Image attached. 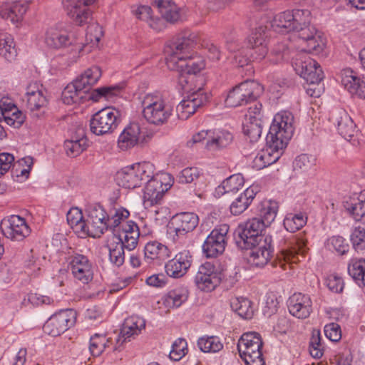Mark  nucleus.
Masks as SVG:
<instances>
[{"label": "nucleus", "mask_w": 365, "mask_h": 365, "mask_svg": "<svg viewBox=\"0 0 365 365\" xmlns=\"http://www.w3.org/2000/svg\"><path fill=\"white\" fill-rule=\"evenodd\" d=\"M85 235L93 238L100 237L106 231L113 232L130 215L129 212L123 208L113 209L108 213L100 204L89 205L86 210Z\"/></svg>", "instance_id": "nucleus-1"}, {"label": "nucleus", "mask_w": 365, "mask_h": 365, "mask_svg": "<svg viewBox=\"0 0 365 365\" xmlns=\"http://www.w3.org/2000/svg\"><path fill=\"white\" fill-rule=\"evenodd\" d=\"M198 42L197 34L189 31L182 32L170 41L165 48L168 68L170 70L177 69L180 61L191 56Z\"/></svg>", "instance_id": "nucleus-2"}, {"label": "nucleus", "mask_w": 365, "mask_h": 365, "mask_svg": "<svg viewBox=\"0 0 365 365\" xmlns=\"http://www.w3.org/2000/svg\"><path fill=\"white\" fill-rule=\"evenodd\" d=\"M294 117L290 112L283 111L274 115L267 135L268 141L274 148H285L294 133Z\"/></svg>", "instance_id": "nucleus-3"}, {"label": "nucleus", "mask_w": 365, "mask_h": 365, "mask_svg": "<svg viewBox=\"0 0 365 365\" xmlns=\"http://www.w3.org/2000/svg\"><path fill=\"white\" fill-rule=\"evenodd\" d=\"M143 115L150 124L160 125L165 123L172 114L170 106L158 94H147L142 101Z\"/></svg>", "instance_id": "nucleus-4"}, {"label": "nucleus", "mask_w": 365, "mask_h": 365, "mask_svg": "<svg viewBox=\"0 0 365 365\" xmlns=\"http://www.w3.org/2000/svg\"><path fill=\"white\" fill-rule=\"evenodd\" d=\"M263 343L259 334L248 332L238 341L237 349L247 365H265L262 353Z\"/></svg>", "instance_id": "nucleus-5"}, {"label": "nucleus", "mask_w": 365, "mask_h": 365, "mask_svg": "<svg viewBox=\"0 0 365 365\" xmlns=\"http://www.w3.org/2000/svg\"><path fill=\"white\" fill-rule=\"evenodd\" d=\"M307 242V240L302 233L292 236L288 241L284 240V245L277 255L274 266L279 264L282 269L286 270L287 263L299 262V257H304L309 250Z\"/></svg>", "instance_id": "nucleus-6"}, {"label": "nucleus", "mask_w": 365, "mask_h": 365, "mask_svg": "<svg viewBox=\"0 0 365 365\" xmlns=\"http://www.w3.org/2000/svg\"><path fill=\"white\" fill-rule=\"evenodd\" d=\"M263 92V87L255 81H245L235 86L227 94L225 103L237 107L255 101Z\"/></svg>", "instance_id": "nucleus-7"}, {"label": "nucleus", "mask_w": 365, "mask_h": 365, "mask_svg": "<svg viewBox=\"0 0 365 365\" xmlns=\"http://www.w3.org/2000/svg\"><path fill=\"white\" fill-rule=\"evenodd\" d=\"M153 165L147 162L125 168L118 173V183L128 189L140 187L149 178L153 177Z\"/></svg>", "instance_id": "nucleus-8"}, {"label": "nucleus", "mask_w": 365, "mask_h": 365, "mask_svg": "<svg viewBox=\"0 0 365 365\" xmlns=\"http://www.w3.org/2000/svg\"><path fill=\"white\" fill-rule=\"evenodd\" d=\"M173 181V179L168 174L154 176L153 169V177L144 182H146L143 193L145 207L148 208L160 204L165 192L172 186Z\"/></svg>", "instance_id": "nucleus-9"}, {"label": "nucleus", "mask_w": 365, "mask_h": 365, "mask_svg": "<svg viewBox=\"0 0 365 365\" xmlns=\"http://www.w3.org/2000/svg\"><path fill=\"white\" fill-rule=\"evenodd\" d=\"M120 113L115 108H106L96 112L90 120V130L96 135L111 133L120 121Z\"/></svg>", "instance_id": "nucleus-10"}, {"label": "nucleus", "mask_w": 365, "mask_h": 365, "mask_svg": "<svg viewBox=\"0 0 365 365\" xmlns=\"http://www.w3.org/2000/svg\"><path fill=\"white\" fill-rule=\"evenodd\" d=\"M293 32V38L297 43V49L299 51L319 53L324 49V40L313 26L309 24L300 27Z\"/></svg>", "instance_id": "nucleus-11"}, {"label": "nucleus", "mask_w": 365, "mask_h": 365, "mask_svg": "<svg viewBox=\"0 0 365 365\" xmlns=\"http://www.w3.org/2000/svg\"><path fill=\"white\" fill-rule=\"evenodd\" d=\"M264 228L263 223L254 218L248 220L243 226H240L235 237L237 247L246 250L264 240L266 236L261 235Z\"/></svg>", "instance_id": "nucleus-12"}, {"label": "nucleus", "mask_w": 365, "mask_h": 365, "mask_svg": "<svg viewBox=\"0 0 365 365\" xmlns=\"http://www.w3.org/2000/svg\"><path fill=\"white\" fill-rule=\"evenodd\" d=\"M292 66L296 73L312 86L319 83L324 78L320 65L309 56L297 54L294 58Z\"/></svg>", "instance_id": "nucleus-13"}, {"label": "nucleus", "mask_w": 365, "mask_h": 365, "mask_svg": "<svg viewBox=\"0 0 365 365\" xmlns=\"http://www.w3.org/2000/svg\"><path fill=\"white\" fill-rule=\"evenodd\" d=\"M229 226L226 224L215 228L202 245V252L207 258H216L221 255L227 245Z\"/></svg>", "instance_id": "nucleus-14"}, {"label": "nucleus", "mask_w": 365, "mask_h": 365, "mask_svg": "<svg viewBox=\"0 0 365 365\" xmlns=\"http://www.w3.org/2000/svg\"><path fill=\"white\" fill-rule=\"evenodd\" d=\"M76 313L73 309H64L52 315L43 326L45 333L57 336L67 331L76 323Z\"/></svg>", "instance_id": "nucleus-15"}, {"label": "nucleus", "mask_w": 365, "mask_h": 365, "mask_svg": "<svg viewBox=\"0 0 365 365\" xmlns=\"http://www.w3.org/2000/svg\"><path fill=\"white\" fill-rule=\"evenodd\" d=\"M95 0H62V4L67 15L78 26L90 24L93 20L92 11L88 7Z\"/></svg>", "instance_id": "nucleus-16"}, {"label": "nucleus", "mask_w": 365, "mask_h": 365, "mask_svg": "<svg viewBox=\"0 0 365 365\" xmlns=\"http://www.w3.org/2000/svg\"><path fill=\"white\" fill-rule=\"evenodd\" d=\"M0 228L2 234L13 241H21L31 233L25 219L19 215H11L2 220Z\"/></svg>", "instance_id": "nucleus-17"}, {"label": "nucleus", "mask_w": 365, "mask_h": 365, "mask_svg": "<svg viewBox=\"0 0 365 365\" xmlns=\"http://www.w3.org/2000/svg\"><path fill=\"white\" fill-rule=\"evenodd\" d=\"M46 43L48 46L54 48L70 46L69 52L73 59L80 56V53L85 47V45L81 41H78L73 36L61 34L58 31L47 33Z\"/></svg>", "instance_id": "nucleus-18"}, {"label": "nucleus", "mask_w": 365, "mask_h": 365, "mask_svg": "<svg viewBox=\"0 0 365 365\" xmlns=\"http://www.w3.org/2000/svg\"><path fill=\"white\" fill-rule=\"evenodd\" d=\"M69 268L75 279L83 284H88L93 277L92 263L83 255L75 253L69 257Z\"/></svg>", "instance_id": "nucleus-19"}, {"label": "nucleus", "mask_w": 365, "mask_h": 365, "mask_svg": "<svg viewBox=\"0 0 365 365\" xmlns=\"http://www.w3.org/2000/svg\"><path fill=\"white\" fill-rule=\"evenodd\" d=\"M220 274L210 262L200 265L195 277L196 286L202 291L210 292L220 283Z\"/></svg>", "instance_id": "nucleus-20"}, {"label": "nucleus", "mask_w": 365, "mask_h": 365, "mask_svg": "<svg viewBox=\"0 0 365 365\" xmlns=\"http://www.w3.org/2000/svg\"><path fill=\"white\" fill-rule=\"evenodd\" d=\"M208 101V96L200 87L197 91L193 92L186 99L182 100L177 106L176 111L178 118L187 120L194 114L197 109L205 104Z\"/></svg>", "instance_id": "nucleus-21"}, {"label": "nucleus", "mask_w": 365, "mask_h": 365, "mask_svg": "<svg viewBox=\"0 0 365 365\" xmlns=\"http://www.w3.org/2000/svg\"><path fill=\"white\" fill-rule=\"evenodd\" d=\"M46 91L42 84L35 81L30 83L26 87V92L23 98L26 107L31 112L40 111L48 104L46 96Z\"/></svg>", "instance_id": "nucleus-22"}, {"label": "nucleus", "mask_w": 365, "mask_h": 365, "mask_svg": "<svg viewBox=\"0 0 365 365\" xmlns=\"http://www.w3.org/2000/svg\"><path fill=\"white\" fill-rule=\"evenodd\" d=\"M246 250H250L247 255L250 264L255 267H264L269 262L273 255L272 237L266 236L264 240Z\"/></svg>", "instance_id": "nucleus-23"}, {"label": "nucleus", "mask_w": 365, "mask_h": 365, "mask_svg": "<svg viewBox=\"0 0 365 365\" xmlns=\"http://www.w3.org/2000/svg\"><path fill=\"white\" fill-rule=\"evenodd\" d=\"M266 26H259L252 32L249 38V44L251 46V58L253 61L263 59L268 53V34Z\"/></svg>", "instance_id": "nucleus-24"}, {"label": "nucleus", "mask_w": 365, "mask_h": 365, "mask_svg": "<svg viewBox=\"0 0 365 365\" xmlns=\"http://www.w3.org/2000/svg\"><path fill=\"white\" fill-rule=\"evenodd\" d=\"M289 313L294 317L304 319L312 312V301L309 295L301 292L293 294L287 301Z\"/></svg>", "instance_id": "nucleus-25"}, {"label": "nucleus", "mask_w": 365, "mask_h": 365, "mask_svg": "<svg viewBox=\"0 0 365 365\" xmlns=\"http://www.w3.org/2000/svg\"><path fill=\"white\" fill-rule=\"evenodd\" d=\"M192 262V256L189 250H183L175 255L165 266L167 274L173 278H180L188 271Z\"/></svg>", "instance_id": "nucleus-26"}, {"label": "nucleus", "mask_w": 365, "mask_h": 365, "mask_svg": "<svg viewBox=\"0 0 365 365\" xmlns=\"http://www.w3.org/2000/svg\"><path fill=\"white\" fill-rule=\"evenodd\" d=\"M170 223L177 235H184L196 228L199 218L193 212H181L173 216Z\"/></svg>", "instance_id": "nucleus-27"}, {"label": "nucleus", "mask_w": 365, "mask_h": 365, "mask_svg": "<svg viewBox=\"0 0 365 365\" xmlns=\"http://www.w3.org/2000/svg\"><path fill=\"white\" fill-rule=\"evenodd\" d=\"M335 121L336 122L338 132L341 137L353 145H356L358 143L359 134L356 125L351 117L344 110H342L339 112Z\"/></svg>", "instance_id": "nucleus-28"}, {"label": "nucleus", "mask_w": 365, "mask_h": 365, "mask_svg": "<svg viewBox=\"0 0 365 365\" xmlns=\"http://www.w3.org/2000/svg\"><path fill=\"white\" fill-rule=\"evenodd\" d=\"M341 84L352 96L365 99V81L352 70L345 69L341 72Z\"/></svg>", "instance_id": "nucleus-29"}, {"label": "nucleus", "mask_w": 365, "mask_h": 365, "mask_svg": "<svg viewBox=\"0 0 365 365\" xmlns=\"http://www.w3.org/2000/svg\"><path fill=\"white\" fill-rule=\"evenodd\" d=\"M141 138L140 126L137 123L128 125L118 137V145L122 150H127L138 144Z\"/></svg>", "instance_id": "nucleus-30"}, {"label": "nucleus", "mask_w": 365, "mask_h": 365, "mask_svg": "<svg viewBox=\"0 0 365 365\" xmlns=\"http://www.w3.org/2000/svg\"><path fill=\"white\" fill-rule=\"evenodd\" d=\"M170 257V251L167 246L156 242H148L144 248V259L148 263L160 264Z\"/></svg>", "instance_id": "nucleus-31"}, {"label": "nucleus", "mask_w": 365, "mask_h": 365, "mask_svg": "<svg viewBox=\"0 0 365 365\" xmlns=\"http://www.w3.org/2000/svg\"><path fill=\"white\" fill-rule=\"evenodd\" d=\"M27 9L28 5L24 2H6L0 6V16L15 24L22 20Z\"/></svg>", "instance_id": "nucleus-32"}, {"label": "nucleus", "mask_w": 365, "mask_h": 365, "mask_svg": "<svg viewBox=\"0 0 365 365\" xmlns=\"http://www.w3.org/2000/svg\"><path fill=\"white\" fill-rule=\"evenodd\" d=\"M267 148L259 152L253 160V168L262 170L277 162L280 158L284 148H274L271 143L267 141Z\"/></svg>", "instance_id": "nucleus-33"}, {"label": "nucleus", "mask_w": 365, "mask_h": 365, "mask_svg": "<svg viewBox=\"0 0 365 365\" xmlns=\"http://www.w3.org/2000/svg\"><path fill=\"white\" fill-rule=\"evenodd\" d=\"M257 187L252 185L240 194L232 202L230 212L234 215H239L245 211L257 193Z\"/></svg>", "instance_id": "nucleus-34"}, {"label": "nucleus", "mask_w": 365, "mask_h": 365, "mask_svg": "<svg viewBox=\"0 0 365 365\" xmlns=\"http://www.w3.org/2000/svg\"><path fill=\"white\" fill-rule=\"evenodd\" d=\"M232 140L233 135L229 131H211L210 137L207 143H205V148L211 152L219 151L227 148L232 143Z\"/></svg>", "instance_id": "nucleus-35"}, {"label": "nucleus", "mask_w": 365, "mask_h": 365, "mask_svg": "<svg viewBox=\"0 0 365 365\" xmlns=\"http://www.w3.org/2000/svg\"><path fill=\"white\" fill-rule=\"evenodd\" d=\"M245 180L242 174H235L226 178L216 187L215 195L220 197L225 194H234L244 186Z\"/></svg>", "instance_id": "nucleus-36"}, {"label": "nucleus", "mask_w": 365, "mask_h": 365, "mask_svg": "<svg viewBox=\"0 0 365 365\" xmlns=\"http://www.w3.org/2000/svg\"><path fill=\"white\" fill-rule=\"evenodd\" d=\"M205 67V61L203 57L193 52L191 56L186 60L180 61L178 68L175 71L185 72L189 76L196 75Z\"/></svg>", "instance_id": "nucleus-37"}, {"label": "nucleus", "mask_w": 365, "mask_h": 365, "mask_svg": "<svg viewBox=\"0 0 365 365\" xmlns=\"http://www.w3.org/2000/svg\"><path fill=\"white\" fill-rule=\"evenodd\" d=\"M86 91L76 80L67 85L62 92V101L65 104L80 103L86 98Z\"/></svg>", "instance_id": "nucleus-38"}, {"label": "nucleus", "mask_w": 365, "mask_h": 365, "mask_svg": "<svg viewBox=\"0 0 365 365\" xmlns=\"http://www.w3.org/2000/svg\"><path fill=\"white\" fill-rule=\"evenodd\" d=\"M145 327V322L141 317H130L126 319L120 330L121 337L123 338V342L130 341L131 337L138 335Z\"/></svg>", "instance_id": "nucleus-39"}, {"label": "nucleus", "mask_w": 365, "mask_h": 365, "mask_svg": "<svg viewBox=\"0 0 365 365\" xmlns=\"http://www.w3.org/2000/svg\"><path fill=\"white\" fill-rule=\"evenodd\" d=\"M154 5L167 21L175 23L180 19V9L171 0H155Z\"/></svg>", "instance_id": "nucleus-40"}, {"label": "nucleus", "mask_w": 365, "mask_h": 365, "mask_svg": "<svg viewBox=\"0 0 365 365\" xmlns=\"http://www.w3.org/2000/svg\"><path fill=\"white\" fill-rule=\"evenodd\" d=\"M278 210L276 202L264 200L258 205L259 217H254L263 223V227L269 226L275 219Z\"/></svg>", "instance_id": "nucleus-41"}, {"label": "nucleus", "mask_w": 365, "mask_h": 365, "mask_svg": "<svg viewBox=\"0 0 365 365\" xmlns=\"http://www.w3.org/2000/svg\"><path fill=\"white\" fill-rule=\"evenodd\" d=\"M118 227H122L123 237H121V240L127 245V250L128 251L134 250L138 245V240L140 235L137 224L133 221H129L125 224H120Z\"/></svg>", "instance_id": "nucleus-42"}, {"label": "nucleus", "mask_w": 365, "mask_h": 365, "mask_svg": "<svg viewBox=\"0 0 365 365\" xmlns=\"http://www.w3.org/2000/svg\"><path fill=\"white\" fill-rule=\"evenodd\" d=\"M292 21V11H286L274 16L271 26L276 32L288 33L294 30Z\"/></svg>", "instance_id": "nucleus-43"}, {"label": "nucleus", "mask_w": 365, "mask_h": 365, "mask_svg": "<svg viewBox=\"0 0 365 365\" xmlns=\"http://www.w3.org/2000/svg\"><path fill=\"white\" fill-rule=\"evenodd\" d=\"M123 87L119 85L103 86L93 90L89 96V98L93 101H99L103 98L106 101H113L120 95Z\"/></svg>", "instance_id": "nucleus-44"}, {"label": "nucleus", "mask_w": 365, "mask_h": 365, "mask_svg": "<svg viewBox=\"0 0 365 365\" xmlns=\"http://www.w3.org/2000/svg\"><path fill=\"white\" fill-rule=\"evenodd\" d=\"M232 309L244 319H251L253 316L252 302L245 297H234L230 301Z\"/></svg>", "instance_id": "nucleus-45"}, {"label": "nucleus", "mask_w": 365, "mask_h": 365, "mask_svg": "<svg viewBox=\"0 0 365 365\" xmlns=\"http://www.w3.org/2000/svg\"><path fill=\"white\" fill-rule=\"evenodd\" d=\"M242 130L251 143L257 141L262 131V120L259 118H256V120L245 118L242 124Z\"/></svg>", "instance_id": "nucleus-46"}, {"label": "nucleus", "mask_w": 365, "mask_h": 365, "mask_svg": "<svg viewBox=\"0 0 365 365\" xmlns=\"http://www.w3.org/2000/svg\"><path fill=\"white\" fill-rule=\"evenodd\" d=\"M118 241L108 245L109 257L110 262L117 267L121 266L125 261V249L127 245L121 240V236L117 238Z\"/></svg>", "instance_id": "nucleus-47"}, {"label": "nucleus", "mask_w": 365, "mask_h": 365, "mask_svg": "<svg viewBox=\"0 0 365 365\" xmlns=\"http://www.w3.org/2000/svg\"><path fill=\"white\" fill-rule=\"evenodd\" d=\"M101 74V70L98 66H93L86 70L76 81L88 92L90 88L98 82Z\"/></svg>", "instance_id": "nucleus-48"}, {"label": "nucleus", "mask_w": 365, "mask_h": 365, "mask_svg": "<svg viewBox=\"0 0 365 365\" xmlns=\"http://www.w3.org/2000/svg\"><path fill=\"white\" fill-rule=\"evenodd\" d=\"M67 222L75 232L80 235H85L86 220L81 210L78 207H72L66 215Z\"/></svg>", "instance_id": "nucleus-49"}, {"label": "nucleus", "mask_w": 365, "mask_h": 365, "mask_svg": "<svg viewBox=\"0 0 365 365\" xmlns=\"http://www.w3.org/2000/svg\"><path fill=\"white\" fill-rule=\"evenodd\" d=\"M348 272L359 285L365 287V259H351L348 266Z\"/></svg>", "instance_id": "nucleus-50"}, {"label": "nucleus", "mask_w": 365, "mask_h": 365, "mask_svg": "<svg viewBox=\"0 0 365 365\" xmlns=\"http://www.w3.org/2000/svg\"><path fill=\"white\" fill-rule=\"evenodd\" d=\"M344 207L356 221L365 222V200L354 199L344 202Z\"/></svg>", "instance_id": "nucleus-51"}, {"label": "nucleus", "mask_w": 365, "mask_h": 365, "mask_svg": "<svg viewBox=\"0 0 365 365\" xmlns=\"http://www.w3.org/2000/svg\"><path fill=\"white\" fill-rule=\"evenodd\" d=\"M307 217L304 214L299 212L297 214L288 213L283 221L284 228L290 232H294L307 223Z\"/></svg>", "instance_id": "nucleus-52"}, {"label": "nucleus", "mask_w": 365, "mask_h": 365, "mask_svg": "<svg viewBox=\"0 0 365 365\" xmlns=\"http://www.w3.org/2000/svg\"><path fill=\"white\" fill-rule=\"evenodd\" d=\"M197 346L205 353L217 352L223 348V344L217 336H202L197 340Z\"/></svg>", "instance_id": "nucleus-53"}, {"label": "nucleus", "mask_w": 365, "mask_h": 365, "mask_svg": "<svg viewBox=\"0 0 365 365\" xmlns=\"http://www.w3.org/2000/svg\"><path fill=\"white\" fill-rule=\"evenodd\" d=\"M324 351V346L322 342V336L319 330L314 329L309 340V351L314 359H320Z\"/></svg>", "instance_id": "nucleus-54"}, {"label": "nucleus", "mask_w": 365, "mask_h": 365, "mask_svg": "<svg viewBox=\"0 0 365 365\" xmlns=\"http://www.w3.org/2000/svg\"><path fill=\"white\" fill-rule=\"evenodd\" d=\"M87 139L80 138L76 140H66L64 143V148L68 156L76 157L87 148Z\"/></svg>", "instance_id": "nucleus-55"}, {"label": "nucleus", "mask_w": 365, "mask_h": 365, "mask_svg": "<svg viewBox=\"0 0 365 365\" xmlns=\"http://www.w3.org/2000/svg\"><path fill=\"white\" fill-rule=\"evenodd\" d=\"M187 299V292L182 289H176L168 292L165 302L170 307H179Z\"/></svg>", "instance_id": "nucleus-56"}, {"label": "nucleus", "mask_w": 365, "mask_h": 365, "mask_svg": "<svg viewBox=\"0 0 365 365\" xmlns=\"http://www.w3.org/2000/svg\"><path fill=\"white\" fill-rule=\"evenodd\" d=\"M16 55V51L13 46V40L6 34H0V56L7 60H11Z\"/></svg>", "instance_id": "nucleus-57"}, {"label": "nucleus", "mask_w": 365, "mask_h": 365, "mask_svg": "<svg viewBox=\"0 0 365 365\" xmlns=\"http://www.w3.org/2000/svg\"><path fill=\"white\" fill-rule=\"evenodd\" d=\"M135 16L143 21H147L149 26L155 30L159 29L158 26L160 19L154 20L152 17V9L148 6H140L133 11Z\"/></svg>", "instance_id": "nucleus-58"}, {"label": "nucleus", "mask_w": 365, "mask_h": 365, "mask_svg": "<svg viewBox=\"0 0 365 365\" xmlns=\"http://www.w3.org/2000/svg\"><path fill=\"white\" fill-rule=\"evenodd\" d=\"M187 344L186 340L179 338L173 344L169 356L170 359L178 361L187 354Z\"/></svg>", "instance_id": "nucleus-59"}, {"label": "nucleus", "mask_w": 365, "mask_h": 365, "mask_svg": "<svg viewBox=\"0 0 365 365\" xmlns=\"http://www.w3.org/2000/svg\"><path fill=\"white\" fill-rule=\"evenodd\" d=\"M293 14V26L294 30L310 24L311 13L307 9H296L292 11Z\"/></svg>", "instance_id": "nucleus-60"}, {"label": "nucleus", "mask_w": 365, "mask_h": 365, "mask_svg": "<svg viewBox=\"0 0 365 365\" xmlns=\"http://www.w3.org/2000/svg\"><path fill=\"white\" fill-rule=\"evenodd\" d=\"M351 242L356 252L365 250V228L358 226L351 232Z\"/></svg>", "instance_id": "nucleus-61"}, {"label": "nucleus", "mask_w": 365, "mask_h": 365, "mask_svg": "<svg viewBox=\"0 0 365 365\" xmlns=\"http://www.w3.org/2000/svg\"><path fill=\"white\" fill-rule=\"evenodd\" d=\"M108 340L104 335L95 334L90 339V351L93 356H99L105 349Z\"/></svg>", "instance_id": "nucleus-62"}, {"label": "nucleus", "mask_w": 365, "mask_h": 365, "mask_svg": "<svg viewBox=\"0 0 365 365\" xmlns=\"http://www.w3.org/2000/svg\"><path fill=\"white\" fill-rule=\"evenodd\" d=\"M26 116L19 110L17 107L14 108L11 110V113L6 115L2 118L8 125L14 128H19L24 122Z\"/></svg>", "instance_id": "nucleus-63"}, {"label": "nucleus", "mask_w": 365, "mask_h": 365, "mask_svg": "<svg viewBox=\"0 0 365 365\" xmlns=\"http://www.w3.org/2000/svg\"><path fill=\"white\" fill-rule=\"evenodd\" d=\"M329 249H333L339 255H344L349 250V245L341 236H333L328 240Z\"/></svg>", "instance_id": "nucleus-64"}]
</instances>
